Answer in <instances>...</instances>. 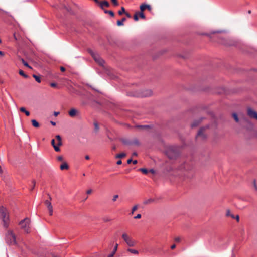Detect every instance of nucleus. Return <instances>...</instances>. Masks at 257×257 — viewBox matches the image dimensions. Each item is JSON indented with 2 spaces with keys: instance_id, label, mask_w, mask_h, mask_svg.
Here are the masks:
<instances>
[{
  "instance_id": "a211bd4d",
  "label": "nucleus",
  "mask_w": 257,
  "mask_h": 257,
  "mask_svg": "<svg viewBox=\"0 0 257 257\" xmlns=\"http://www.w3.org/2000/svg\"><path fill=\"white\" fill-rule=\"evenodd\" d=\"M121 141L125 145H132L131 141L125 139H122L121 140Z\"/></svg>"
},
{
  "instance_id": "f704fd0d",
  "label": "nucleus",
  "mask_w": 257,
  "mask_h": 257,
  "mask_svg": "<svg viewBox=\"0 0 257 257\" xmlns=\"http://www.w3.org/2000/svg\"><path fill=\"white\" fill-rule=\"evenodd\" d=\"M252 184H253V187L254 188V190L255 191H257V185H256V180H253V182H252Z\"/></svg>"
},
{
  "instance_id": "0e129e2a",
  "label": "nucleus",
  "mask_w": 257,
  "mask_h": 257,
  "mask_svg": "<svg viewBox=\"0 0 257 257\" xmlns=\"http://www.w3.org/2000/svg\"><path fill=\"white\" fill-rule=\"evenodd\" d=\"M132 162V159H128V160H127V163L128 164H130Z\"/></svg>"
},
{
  "instance_id": "052dcab7",
  "label": "nucleus",
  "mask_w": 257,
  "mask_h": 257,
  "mask_svg": "<svg viewBox=\"0 0 257 257\" xmlns=\"http://www.w3.org/2000/svg\"><path fill=\"white\" fill-rule=\"evenodd\" d=\"M175 247H176V245H175V244H173V245H171V248L172 249H175Z\"/></svg>"
},
{
  "instance_id": "72a5a7b5",
  "label": "nucleus",
  "mask_w": 257,
  "mask_h": 257,
  "mask_svg": "<svg viewBox=\"0 0 257 257\" xmlns=\"http://www.w3.org/2000/svg\"><path fill=\"white\" fill-rule=\"evenodd\" d=\"M138 15H139L140 18H141L142 19L145 18V16L144 14L143 13V12L141 11L140 13H138Z\"/></svg>"
},
{
  "instance_id": "49530a36",
  "label": "nucleus",
  "mask_w": 257,
  "mask_h": 257,
  "mask_svg": "<svg viewBox=\"0 0 257 257\" xmlns=\"http://www.w3.org/2000/svg\"><path fill=\"white\" fill-rule=\"evenodd\" d=\"M141 217V215L140 214H137L136 216L134 217L135 219H140Z\"/></svg>"
},
{
  "instance_id": "b1692460",
  "label": "nucleus",
  "mask_w": 257,
  "mask_h": 257,
  "mask_svg": "<svg viewBox=\"0 0 257 257\" xmlns=\"http://www.w3.org/2000/svg\"><path fill=\"white\" fill-rule=\"evenodd\" d=\"M139 171L142 172L144 174H147L149 171V170L146 168H140L139 169Z\"/></svg>"
},
{
  "instance_id": "f3484780",
  "label": "nucleus",
  "mask_w": 257,
  "mask_h": 257,
  "mask_svg": "<svg viewBox=\"0 0 257 257\" xmlns=\"http://www.w3.org/2000/svg\"><path fill=\"white\" fill-rule=\"evenodd\" d=\"M68 168H69V166L66 162H64V163H63L62 164H61L60 165V169L62 170H64V169H68Z\"/></svg>"
},
{
  "instance_id": "de8ad7c7",
  "label": "nucleus",
  "mask_w": 257,
  "mask_h": 257,
  "mask_svg": "<svg viewBox=\"0 0 257 257\" xmlns=\"http://www.w3.org/2000/svg\"><path fill=\"white\" fill-rule=\"evenodd\" d=\"M50 86L52 87H55L57 86V84L55 83H51Z\"/></svg>"
},
{
  "instance_id": "e2e57ef3",
  "label": "nucleus",
  "mask_w": 257,
  "mask_h": 257,
  "mask_svg": "<svg viewBox=\"0 0 257 257\" xmlns=\"http://www.w3.org/2000/svg\"><path fill=\"white\" fill-rule=\"evenodd\" d=\"M117 247H118V244H116L115 245V247L114 248V250L115 251H116L117 250Z\"/></svg>"
},
{
  "instance_id": "cd10ccee",
  "label": "nucleus",
  "mask_w": 257,
  "mask_h": 257,
  "mask_svg": "<svg viewBox=\"0 0 257 257\" xmlns=\"http://www.w3.org/2000/svg\"><path fill=\"white\" fill-rule=\"evenodd\" d=\"M19 73L20 75H21V76H23L25 78L28 77V76L25 74L24 72L22 70H19Z\"/></svg>"
},
{
  "instance_id": "bf43d9fd",
  "label": "nucleus",
  "mask_w": 257,
  "mask_h": 257,
  "mask_svg": "<svg viewBox=\"0 0 257 257\" xmlns=\"http://www.w3.org/2000/svg\"><path fill=\"white\" fill-rule=\"evenodd\" d=\"M126 16L128 17V18H131V15L130 14L128 13H125Z\"/></svg>"
},
{
  "instance_id": "5701e85b",
  "label": "nucleus",
  "mask_w": 257,
  "mask_h": 257,
  "mask_svg": "<svg viewBox=\"0 0 257 257\" xmlns=\"http://www.w3.org/2000/svg\"><path fill=\"white\" fill-rule=\"evenodd\" d=\"M20 60L21 61L22 63L24 64V66L31 69L32 67L29 65L27 62H26L23 58H20Z\"/></svg>"
},
{
  "instance_id": "c9c22d12",
  "label": "nucleus",
  "mask_w": 257,
  "mask_h": 257,
  "mask_svg": "<svg viewBox=\"0 0 257 257\" xmlns=\"http://www.w3.org/2000/svg\"><path fill=\"white\" fill-rule=\"evenodd\" d=\"M53 147H54V149L55 151H56V152L60 151V149L58 145H54Z\"/></svg>"
},
{
  "instance_id": "c85d7f7f",
  "label": "nucleus",
  "mask_w": 257,
  "mask_h": 257,
  "mask_svg": "<svg viewBox=\"0 0 257 257\" xmlns=\"http://www.w3.org/2000/svg\"><path fill=\"white\" fill-rule=\"evenodd\" d=\"M126 156V154L124 153H122L119 154H117L116 156V158H121L124 157Z\"/></svg>"
},
{
  "instance_id": "20e7f679",
  "label": "nucleus",
  "mask_w": 257,
  "mask_h": 257,
  "mask_svg": "<svg viewBox=\"0 0 257 257\" xmlns=\"http://www.w3.org/2000/svg\"><path fill=\"white\" fill-rule=\"evenodd\" d=\"M0 217L3 222V226L5 228H8L9 223V217L8 212L6 208L3 206L0 207Z\"/></svg>"
},
{
  "instance_id": "69168bd1",
  "label": "nucleus",
  "mask_w": 257,
  "mask_h": 257,
  "mask_svg": "<svg viewBox=\"0 0 257 257\" xmlns=\"http://www.w3.org/2000/svg\"><path fill=\"white\" fill-rule=\"evenodd\" d=\"M132 162L134 164H136L137 163V161L136 160H135L134 161H132Z\"/></svg>"
},
{
  "instance_id": "0eeeda50",
  "label": "nucleus",
  "mask_w": 257,
  "mask_h": 257,
  "mask_svg": "<svg viewBox=\"0 0 257 257\" xmlns=\"http://www.w3.org/2000/svg\"><path fill=\"white\" fill-rule=\"evenodd\" d=\"M122 238L128 246L133 247L136 245V241L134 240L132 237L129 236L127 233H123L122 234Z\"/></svg>"
},
{
  "instance_id": "774afa93",
  "label": "nucleus",
  "mask_w": 257,
  "mask_h": 257,
  "mask_svg": "<svg viewBox=\"0 0 257 257\" xmlns=\"http://www.w3.org/2000/svg\"><path fill=\"white\" fill-rule=\"evenodd\" d=\"M64 8L68 11V12H69L70 11V10L68 8H67L66 6H64Z\"/></svg>"
},
{
  "instance_id": "a19ab883",
  "label": "nucleus",
  "mask_w": 257,
  "mask_h": 257,
  "mask_svg": "<svg viewBox=\"0 0 257 257\" xmlns=\"http://www.w3.org/2000/svg\"><path fill=\"white\" fill-rule=\"evenodd\" d=\"M108 14H109L111 16L114 17V13L113 11H110L108 12Z\"/></svg>"
},
{
  "instance_id": "58836bf2",
  "label": "nucleus",
  "mask_w": 257,
  "mask_h": 257,
  "mask_svg": "<svg viewBox=\"0 0 257 257\" xmlns=\"http://www.w3.org/2000/svg\"><path fill=\"white\" fill-rule=\"evenodd\" d=\"M44 203H45V204L46 205L47 207L48 206H50V205H51V203L49 200H45Z\"/></svg>"
},
{
  "instance_id": "423d86ee",
  "label": "nucleus",
  "mask_w": 257,
  "mask_h": 257,
  "mask_svg": "<svg viewBox=\"0 0 257 257\" xmlns=\"http://www.w3.org/2000/svg\"><path fill=\"white\" fill-rule=\"evenodd\" d=\"M153 92L151 90H145L142 91L140 92H135L134 93H132V92H129L128 95L130 96H133L135 97H149L152 95Z\"/></svg>"
},
{
  "instance_id": "338daca9",
  "label": "nucleus",
  "mask_w": 257,
  "mask_h": 257,
  "mask_svg": "<svg viewBox=\"0 0 257 257\" xmlns=\"http://www.w3.org/2000/svg\"><path fill=\"white\" fill-rule=\"evenodd\" d=\"M85 158L86 160H89L90 158H89V156L88 155H86L85 157Z\"/></svg>"
},
{
  "instance_id": "4c0bfd02",
  "label": "nucleus",
  "mask_w": 257,
  "mask_h": 257,
  "mask_svg": "<svg viewBox=\"0 0 257 257\" xmlns=\"http://www.w3.org/2000/svg\"><path fill=\"white\" fill-rule=\"evenodd\" d=\"M134 20L136 21H138V20H139L138 13H136L134 15Z\"/></svg>"
},
{
  "instance_id": "c03bdc74",
  "label": "nucleus",
  "mask_w": 257,
  "mask_h": 257,
  "mask_svg": "<svg viewBox=\"0 0 257 257\" xmlns=\"http://www.w3.org/2000/svg\"><path fill=\"white\" fill-rule=\"evenodd\" d=\"M175 241L177 242H179L180 241V238L179 237H176L174 239Z\"/></svg>"
},
{
  "instance_id": "c756f323",
  "label": "nucleus",
  "mask_w": 257,
  "mask_h": 257,
  "mask_svg": "<svg viewBox=\"0 0 257 257\" xmlns=\"http://www.w3.org/2000/svg\"><path fill=\"white\" fill-rule=\"evenodd\" d=\"M118 14L121 15L122 14L125 13V10L123 7H122L121 10L118 11Z\"/></svg>"
},
{
  "instance_id": "7c9ffc66",
  "label": "nucleus",
  "mask_w": 257,
  "mask_h": 257,
  "mask_svg": "<svg viewBox=\"0 0 257 257\" xmlns=\"http://www.w3.org/2000/svg\"><path fill=\"white\" fill-rule=\"evenodd\" d=\"M132 145H139V142L138 140L135 139L133 141H131Z\"/></svg>"
},
{
  "instance_id": "f03ea898",
  "label": "nucleus",
  "mask_w": 257,
  "mask_h": 257,
  "mask_svg": "<svg viewBox=\"0 0 257 257\" xmlns=\"http://www.w3.org/2000/svg\"><path fill=\"white\" fill-rule=\"evenodd\" d=\"M165 152L170 159H176L180 154V148L177 146H169L166 148Z\"/></svg>"
},
{
  "instance_id": "e433bc0d",
  "label": "nucleus",
  "mask_w": 257,
  "mask_h": 257,
  "mask_svg": "<svg viewBox=\"0 0 257 257\" xmlns=\"http://www.w3.org/2000/svg\"><path fill=\"white\" fill-rule=\"evenodd\" d=\"M111 1L114 6H117L118 5V3L117 0H111Z\"/></svg>"
},
{
  "instance_id": "393cba45",
  "label": "nucleus",
  "mask_w": 257,
  "mask_h": 257,
  "mask_svg": "<svg viewBox=\"0 0 257 257\" xmlns=\"http://www.w3.org/2000/svg\"><path fill=\"white\" fill-rule=\"evenodd\" d=\"M33 77L35 78V80L38 82V83H40L41 82V78L39 76L36 75H35L34 74L33 75Z\"/></svg>"
},
{
  "instance_id": "9d476101",
  "label": "nucleus",
  "mask_w": 257,
  "mask_h": 257,
  "mask_svg": "<svg viewBox=\"0 0 257 257\" xmlns=\"http://www.w3.org/2000/svg\"><path fill=\"white\" fill-rule=\"evenodd\" d=\"M247 113L248 116L251 118H254L257 120V112L251 109L247 108Z\"/></svg>"
},
{
  "instance_id": "6ab92c4d",
  "label": "nucleus",
  "mask_w": 257,
  "mask_h": 257,
  "mask_svg": "<svg viewBox=\"0 0 257 257\" xmlns=\"http://www.w3.org/2000/svg\"><path fill=\"white\" fill-rule=\"evenodd\" d=\"M20 110L22 112H23V113H25V114L27 115V116H29L30 115V112L26 110V109H25V108L24 107H21L20 108Z\"/></svg>"
},
{
  "instance_id": "ea45409f",
  "label": "nucleus",
  "mask_w": 257,
  "mask_h": 257,
  "mask_svg": "<svg viewBox=\"0 0 257 257\" xmlns=\"http://www.w3.org/2000/svg\"><path fill=\"white\" fill-rule=\"evenodd\" d=\"M118 198V195H115L113 196V198H112V201L113 202H115L117 199Z\"/></svg>"
},
{
  "instance_id": "f257e3e1",
  "label": "nucleus",
  "mask_w": 257,
  "mask_h": 257,
  "mask_svg": "<svg viewBox=\"0 0 257 257\" xmlns=\"http://www.w3.org/2000/svg\"><path fill=\"white\" fill-rule=\"evenodd\" d=\"M179 169L184 171V175L188 179L192 178L194 175L195 171L191 162H184L180 166Z\"/></svg>"
},
{
  "instance_id": "680f3d73",
  "label": "nucleus",
  "mask_w": 257,
  "mask_h": 257,
  "mask_svg": "<svg viewBox=\"0 0 257 257\" xmlns=\"http://www.w3.org/2000/svg\"><path fill=\"white\" fill-rule=\"evenodd\" d=\"M121 164H122L121 160H119L117 161V165H120Z\"/></svg>"
},
{
  "instance_id": "473e14b6",
  "label": "nucleus",
  "mask_w": 257,
  "mask_h": 257,
  "mask_svg": "<svg viewBox=\"0 0 257 257\" xmlns=\"http://www.w3.org/2000/svg\"><path fill=\"white\" fill-rule=\"evenodd\" d=\"M138 208V205H136L134 206H133V207L132 209V212H131V213L133 214L134 213V212L136 211L137 210Z\"/></svg>"
},
{
  "instance_id": "f8f14e48",
  "label": "nucleus",
  "mask_w": 257,
  "mask_h": 257,
  "mask_svg": "<svg viewBox=\"0 0 257 257\" xmlns=\"http://www.w3.org/2000/svg\"><path fill=\"white\" fill-rule=\"evenodd\" d=\"M140 8L141 11H142V12H143L146 9H147L149 11L151 10V6L149 5H148V4H143L140 6Z\"/></svg>"
},
{
  "instance_id": "09e8293b",
  "label": "nucleus",
  "mask_w": 257,
  "mask_h": 257,
  "mask_svg": "<svg viewBox=\"0 0 257 257\" xmlns=\"http://www.w3.org/2000/svg\"><path fill=\"white\" fill-rule=\"evenodd\" d=\"M62 145V140L61 141H58V143H57V145L58 146H60Z\"/></svg>"
},
{
  "instance_id": "8fccbe9b",
  "label": "nucleus",
  "mask_w": 257,
  "mask_h": 257,
  "mask_svg": "<svg viewBox=\"0 0 257 257\" xmlns=\"http://www.w3.org/2000/svg\"><path fill=\"white\" fill-rule=\"evenodd\" d=\"M92 190L90 189L87 191L86 193L87 194H90L92 193Z\"/></svg>"
},
{
  "instance_id": "4d7b16f0",
  "label": "nucleus",
  "mask_w": 257,
  "mask_h": 257,
  "mask_svg": "<svg viewBox=\"0 0 257 257\" xmlns=\"http://www.w3.org/2000/svg\"><path fill=\"white\" fill-rule=\"evenodd\" d=\"M59 114V112H54V115L55 116H57Z\"/></svg>"
},
{
  "instance_id": "3c124183",
  "label": "nucleus",
  "mask_w": 257,
  "mask_h": 257,
  "mask_svg": "<svg viewBox=\"0 0 257 257\" xmlns=\"http://www.w3.org/2000/svg\"><path fill=\"white\" fill-rule=\"evenodd\" d=\"M51 144L53 146V147H54V145H55V140L54 139H52L51 140Z\"/></svg>"
},
{
  "instance_id": "6e6552de",
  "label": "nucleus",
  "mask_w": 257,
  "mask_h": 257,
  "mask_svg": "<svg viewBox=\"0 0 257 257\" xmlns=\"http://www.w3.org/2000/svg\"><path fill=\"white\" fill-rule=\"evenodd\" d=\"M208 128V125L201 127L196 135V139L201 140L205 139L207 136L206 134L205 133V131Z\"/></svg>"
},
{
  "instance_id": "a18cd8bd",
  "label": "nucleus",
  "mask_w": 257,
  "mask_h": 257,
  "mask_svg": "<svg viewBox=\"0 0 257 257\" xmlns=\"http://www.w3.org/2000/svg\"><path fill=\"white\" fill-rule=\"evenodd\" d=\"M56 139L57 140V141L62 140L61 136L59 135L56 136Z\"/></svg>"
},
{
  "instance_id": "a878e982",
  "label": "nucleus",
  "mask_w": 257,
  "mask_h": 257,
  "mask_svg": "<svg viewBox=\"0 0 257 257\" xmlns=\"http://www.w3.org/2000/svg\"><path fill=\"white\" fill-rule=\"evenodd\" d=\"M232 115V117L234 118L235 121L236 122H238L239 121V119H238L237 114L235 113H233Z\"/></svg>"
},
{
  "instance_id": "7ed1b4c3",
  "label": "nucleus",
  "mask_w": 257,
  "mask_h": 257,
  "mask_svg": "<svg viewBox=\"0 0 257 257\" xmlns=\"http://www.w3.org/2000/svg\"><path fill=\"white\" fill-rule=\"evenodd\" d=\"M5 241L9 245L17 244L16 237L12 230H8L5 233Z\"/></svg>"
},
{
  "instance_id": "4468645a",
  "label": "nucleus",
  "mask_w": 257,
  "mask_h": 257,
  "mask_svg": "<svg viewBox=\"0 0 257 257\" xmlns=\"http://www.w3.org/2000/svg\"><path fill=\"white\" fill-rule=\"evenodd\" d=\"M201 121H202V119H199V120H196L192 122V123L191 124V127H196V126H198L200 124V123L201 122Z\"/></svg>"
},
{
  "instance_id": "2eb2a0df",
  "label": "nucleus",
  "mask_w": 257,
  "mask_h": 257,
  "mask_svg": "<svg viewBox=\"0 0 257 257\" xmlns=\"http://www.w3.org/2000/svg\"><path fill=\"white\" fill-rule=\"evenodd\" d=\"M154 199L149 198L148 199H146V200H144L143 202V204L145 205H147V204H151V203L154 202Z\"/></svg>"
},
{
  "instance_id": "864d4df0",
  "label": "nucleus",
  "mask_w": 257,
  "mask_h": 257,
  "mask_svg": "<svg viewBox=\"0 0 257 257\" xmlns=\"http://www.w3.org/2000/svg\"><path fill=\"white\" fill-rule=\"evenodd\" d=\"M5 55V53L3 51H0V58L3 57Z\"/></svg>"
},
{
  "instance_id": "bb28decb",
  "label": "nucleus",
  "mask_w": 257,
  "mask_h": 257,
  "mask_svg": "<svg viewBox=\"0 0 257 257\" xmlns=\"http://www.w3.org/2000/svg\"><path fill=\"white\" fill-rule=\"evenodd\" d=\"M226 216H230L232 218H235V216L231 213V212L229 210H227Z\"/></svg>"
},
{
  "instance_id": "39448f33",
  "label": "nucleus",
  "mask_w": 257,
  "mask_h": 257,
  "mask_svg": "<svg viewBox=\"0 0 257 257\" xmlns=\"http://www.w3.org/2000/svg\"><path fill=\"white\" fill-rule=\"evenodd\" d=\"M19 225L26 233H28L30 232V219L29 218H26L21 220Z\"/></svg>"
},
{
  "instance_id": "6e6d98bb",
  "label": "nucleus",
  "mask_w": 257,
  "mask_h": 257,
  "mask_svg": "<svg viewBox=\"0 0 257 257\" xmlns=\"http://www.w3.org/2000/svg\"><path fill=\"white\" fill-rule=\"evenodd\" d=\"M60 70H61V71L64 72L65 71V68L64 67L61 66L60 67Z\"/></svg>"
},
{
  "instance_id": "2f4dec72",
  "label": "nucleus",
  "mask_w": 257,
  "mask_h": 257,
  "mask_svg": "<svg viewBox=\"0 0 257 257\" xmlns=\"http://www.w3.org/2000/svg\"><path fill=\"white\" fill-rule=\"evenodd\" d=\"M94 131L95 132H98L99 130V125L97 122H94Z\"/></svg>"
},
{
  "instance_id": "13d9d810",
  "label": "nucleus",
  "mask_w": 257,
  "mask_h": 257,
  "mask_svg": "<svg viewBox=\"0 0 257 257\" xmlns=\"http://www.w3.org/2000/svg\"><path fill=\"white\" fill-rule=\"evenodd\" d=\"M138 127H140V128H146V127H147L148 126L147 125H140V126H138Z\"/></svg>"
},
{
  "instance_id": "9b49d317",
  "label": "nucleus",
  "mask_w": 257,
  "mask_h": 257,
  "mask_svg": "<svg viewBox=\"0 0 257 257\" xmlns=\"http://www.w3.org/2000/svg\"><path fill=\"white\" fill-rule=\"evenodd\" d=\"M99 5V6L101 7L102 9H104V7L108 8L110 6V4L107 1H103L102 2H99V3H97Z\"/></svg>"
},
{
  "instance_id": "1a4fd4ad",
  "label": "nucleus",
  "mask_w": 257,
  "mask_h": 257,
  "mask_svg": "<svg viewBox=\"0 0 257 257\" xmlns=\"http://www.w3.org/2000/svg\"><path fill=\"white\" fill-rule=\"evenodd\" d=\"M90 53L95 61L100 66H103L104 63V60L99 56L97 54L93 52L92 51H90Z\"/></svg>"
},
{
  "instance_id": "5fc2aeb1",
  "label": "nucleus",
  "mask_w": 257,
  "mask_h": 257,
  "mask_svg": "<svg viewBox=\"0 0 257 257\" xmlns=\"http://www.w3.org/2000/svg\"><path fill=\"white\" fill-rule=\"evenodd\" d=\"M149 172H150L152 174H154L155 173V171L154 169H150V170H149Z\"/></svg>"
},
{
  "instance_id": "aec40b11",
  "label": "nucleus",
  "mask_w": 257,
  "mask_h": 257,
  "mask_svg": "<svg viewBox=\"0 0 257 257\" xmlns=\"http://www.w3.org/2000/svg\"><path fill=\"white\" fill-rule=\"evenodd\" d=\"M32 125L35 127H39L40 125L39 123L35 119H33L31 120Z\"/></svg>"
},
{
  "instance_id": "4be33fe9",
  "label": "nucleus",
  "mask_w": 257,
  "mask_h": 257,
  "mask_svg": "<svg viewBox=\"0 0 257 257\" xmlns=\"http://www.w3.org/2000/svg\"><path fill=\"white\" fill-rule=\"evenodd\" d=\"M47 208L49 211V215L50 216H52L53 214V206H52V204L50 205V206H48L47 207Z\"/></svg>"
},
{
  "instance_id": "dca6fc26",
  "label": "nucleus",
  "mask_w": 257,
  "mask_h": 257,
  "mask_svg": "<svg viewBox=\"0 0 257 257\" xmlns=\"http://www.w3.org/2000/svg\"><path fill=\"white\" fill-rule=\"evenodd\" d=\"M126 21L125 18H123L121 20H118L117 21V25L118 26H121L123 25V22Z\"/></svg>"
},
{
  "instance_id": "ddd939ff",
  "label": "nucleus",
  "mask_w": 257,
  "mask_h": 257,
  "mask_svg": "<svg viewBox=\"0 0 257 257\" xmlns=\"http://www.w3.org/2000/svg\"><path fill=\"white\" fill-rule=\"evenodd\" d=\"M78 113V110L74 108L71 109L68 112L69 115L71 117H74L77 115V114Z\"/></svg>"
},
{
  "instance_id": "603ef678",
  "label": "nucleus",
  "mask_w": 257,
  "mask_h": 257,
  "mask_svg": "<svg viewBox=\"0 0 257 257\" xmlns=\"http://www.w3.org/2000/svg\"><path fill=\"white\" fill-rule=\"evenodd\" d=\"M234 219H235L237 222H239V215H236V216H235V218Z\"/></svg>"
},
{
  "instance_id": "412c9836",
  "label": "nucleus",
  "mask_w": 257,
  "mask_h": 257,
  "mask_svg": "<svg viewBox=\"0 0 257 257\" xmlns=\"http://www.w3.org/2000/svg\"><path fill=\"white\" fill-rule=\"evenodd\" d=\"M127 251L133 253V254H136V255H137L139 253L138 251L137 250L133 249H131V248L127 249Z\"/></svg>"
},
{
  "instance_id": "37998d69",
  "label": "nucleus",
  "mask_w": 257,
  "mask_h": 257,
  "mask_svg": "<svg viewBox=\"0 0 257 257\" xmlns=\"http://www.w3.org/2000/svg\"><path fill=\"white\" fill-rule=\"evenodd\" d=\"M32 183H33V186H32V188L31 189V190L32 191L35 187V184H36V182L35 180H33L32 181Z\"/></svg>"
},
{
  "instance_id": "79ce46f5",
  "label": "nucleus",
  "mask_w": 257,
  "mask_h": 257,
  "mask_svg": "<svg viewBox=\"0 0 257 257\" xmlns=\"http://www.w3.org/2000/svg\"><path fill=\"white\" fill-rule=\"evenodd\" d=\"M57 160H58V161H62L63 160V158L62 156H59L57 157Z\"/></svg>"
}]
</instances>
